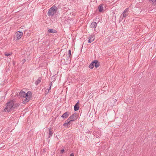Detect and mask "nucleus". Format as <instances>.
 Returning a JSON list of instances; mask_svg holds the SVG:
<instances>
[{
	"label": "nucleus",
	"mask_w": 156,
	"mask_h": 156,
	"mask_svg": "<svg viewBox=\"0 0 156 156\" xmlns=\"http://www.w3.org/2000/svg\"><path fill=\"white\" fill-rule=\"evenodd\" d=\"M19 96L23 98H25L23 101V104H25L28 102L32 97V93L30 91H28L27 93L26 94L24 91L21 90L19 93Z\"/></svg>",
	"instance_id": "nucleus-1"
},
{
	"label": "nucleus",
	"mask_w": 156,
	"mask_h": 156,
	"mask_svg": "<svg viewBox=\"0 0 156 156\" xmlns=\"http://www.w3.org/2000/svg\"><path fill=\"white\" fill-rule=\"evenodd\" d=\"M13 101L14 100H11L6 103L4 109L5 112H9L14 109L13 106Z\"/></svg>",
	"instance_id": "nucleus-2"
},
{
	"label": "nucleus",
	"mask_w": 156,
	"mask_h": 156,
	"mask_svg": "<svg viewBox=\"0 0 156 156\" xmlns=\"http://www.w3.org/2000/svg\"><path fill=\"white\" fill-rule=\"evenodd\" d=\"M56 9H57V7L53 5L48 10L47 13L48 15L49 16H52L55 14L57 11Z\"/></svg>",
	"instance_id": "nucleus-3"
},
{
	"label": "nucleus",
	"mask_w": 156,
	"mask_h": 156,
	"mask_svg": "<svg viewBox=\"0 0 156 156\" xmlns=\"http://www.w3.org/2000/svg\"><path fill=\"white\" fill-rule=\"evenodd\" d=\"M129 9L128 8H126L123 12L122 13L121 15V17L122 16V17L126 18L128 16L129 13ZM121 19V18H120Z\"/></svg>",
	"instance_id": "nucleus-4"
},
{
	"label": "nucleus",
	"mask_w": 156,
	"mask_h": 156,
	"mask_svg": "<svg viewBox=\"0 0 156 156\" xmlns=\"http://www.w3.org/2000/svg\"><path fill=\"white\" fill-rule=\"evenodd\" d=\"M23 35L22 32L18 31L15 33L16 37L17 40L20 39Z\"/></svg>",
	"instance_id": "nucleus-5"
},
{
	"label": "nucleus",
	"mask_w": 156,
	"mask_h": 156,
	"mask_svg": "<svg viewBox=\"0 0 156 156\" xmlns=\"http://www.w3.org/2000/svg\"><path fill=\"white\" fill-rule=\"evenodd\" d=\"M95 37L94 35H91L89 36L88 38V43H90L94 40Z\"/></svg>",
	"instance_id": "nucleus-6"
},
{
	"label": "nucleus",
	"mask_w": 156,
	"mask_h": 156,
	"mask_svg": "<svg viewBox=\"0 0 156 156\" xmlns=\"http://www.w3.org/2000/svg\"><path fill=\"white\" fill-rule=\"evenodd\" d=\"M70 114V112H66L62 115L61 117L63 119H66L69 116Z\"/></svg>",
	"instance_id": "nucleus-7"
},
{
	"label": "nucleus",
	"mask_w": 156,
	"mask_h": 156,
	"mask_svg": "<svg viewBox=\"0 0 156 156\" xmlns=\"http://www.w3.org/2000/svg\"><path fill=\"white\" fill-rule=\"evenodd\" d=\"M93 62H94V66L96 68H97L99 66L100 64V62L97 60H94L93 61Z\"/></svg>",
	"instance_id": "nucleus-8"
},
{
	"label": "nucleus",
	"mask_w": 156,
	"mask_h": 156,
	"mask_svg": "<svg viewBox=\"0 0 156 156\" xmlns=\"http://www.w3.org/2000/svg\"><path fill=\"white\" fill-rule=\"evenodd\" d=\"M94 135L97 138L99 137V136H101V133L99 131H95L93 132Z\"/></svg>",
	"instance_id": "nucleus-9"
},
{
	"label": "nucleus",
	"mask_w": 156,
	"mask_h": 156,
	"mask_svg": "<svg viewBox=\"0 0 156 156\" xmlns=\"http://www.w3.org/2000/svg\"><path fill=\"white\" fill-rule=\"evenodd\" d=\"M14 100L13 106L14 109L15 108L19 106L20 104L18 102H16L15 100Z\"/></svg>",
	"instance_id": "nucleus-10"
},
{
	"label": "nucleus",
	"mask_w": 156,
	"mask_h": 156,
	"mask_svg": "<svg viewBox=\"0 0 156 156\" xmlns=\"http://www.w3.org/2000/svg\"><path fill=\"white\" fill-rule=\"evenodd\" d=\"M97 24L95 22H92L90 25V27L92 28L95 29V27L97 26Z\"/></svg>",
	"instance_id": "nucleus-11"
},
{
	"label": "nucleus",
	"mask_w": 156,
	"mask_h": 156,
	"mask_svg": "<svg viewBox=\"0 0 156 156\" xmlns=\"http://www.w3.org/2000/svg\"><path fill=\"white\" fill-rule=\"evenodd\" d=\"M69 118L72 121H75L76 119V115L74 114H73L71 115L70 116Z\"/></svg>",
	"instance_id": "nucleus-12"
},
{
	"label": "nucleus",
	"mask_w": 156,
	"mask_h": 156,
	"mask_svg": "<svg viewBox=\"0 0 156 156\" xmlns=\"http://www.w3.org/2000/svg\"><path fill=\"white\" fill-rule=\"evenodd\" d=\"M48 32L49 33H55L57 32V31L53 29H51L48 30Z\"/></svg>",
	"instance_id": "nucleus-13"
},
{
	"label": "nucleus",
	"mask_w": 156,
	"mask_h": 156,
	"mask_svg": "<svg viewBox=\"0 0 156 156\" xmlns=\"http://www.w3.org/2000/svg\"><path fill=\"white\" fill-rule=\"evenodd\" d=\"M98 9L99 12H101L103 10V5L101 4L98 6Z\"/></svg>",
	"instance_id": "nucleus-14"
},
{
	"label": "nucleus",
	"mask_w": 156,
	"mask_h": 156,
	"mask_svg": "<svg viewBox=\"0 0 156 156\" xmlns=\"http://www.w3.org/2000/svg\"><path fill=\"white\" fill-rule=\"evenodd\" d=\"M41 78L39 77L38 79L35 81V84L36 85H37L41 81Z\"/></svg>",
	"instance_id": "nucleus-15"
},
{
	"label": "nucleus",
	"mask_w": 156,
	"mask_h": 156,
	"mask_svg": "<svg viewBox=\"0 0 156 156\" xmlns=\"http://www.w3.org/2000/svg\"><path fill=\"white\" fill-rule=\"evenodd\" d=\"M53 133V132L52 131V130L51 129H49V136H48V138H49L51 136H52V134Z\"/></svg>",
	"instance_id": "nucleus-16"
},
{
	"label": "nucleus",
	"mask_w": 156,
	"mask_h": 156,
	"mask_svg": "<svg viewBox=\"0 0 156 156\" xmlns=\"http://www.w3.org/2000/svg\"><path fill=\"white\" fill-rule=\"evenodd\" d=\"M79 106L78 105H74V109L75 111H77L79 110Z\"/></svg>",
	"instance_id": "nucleus-17"
},
{
	"label": "nucleus",
	"mask_w": 156,
	"mask_h": 156,
	"mask_svg": "<svg viewBox=\"0 0 156 156\" xmlns=\"http://www.w3.org/2000/svg\"><path fill=\"white\" fill-rule=\"evenodd\" d=\"M69 57L70 56H67L66 58V60H67V61H66L65 63L66 64L69 63L70 62V60L69 59Z\"/></svg>",
	"instance_id": "nucleus-18"
},
{
	"label": "nucleus",
	"mask_w": 156,
	"mask_h": 156,
	"mask_svg": "<svg viewBox=\"0 0 156 156\" xmlns=\"http://www.w3.org/2000/svg\"><path fill=\"white\" fill-rule=\"evenodd\" d=\"M94 62H93V61L90 64L89 66V68L91 69H92L94 68Z\"/></svg>",
	"instance_id": "nucleus-19"
},
{
	"label": "nucleus",
	"mask_w": 156,
	"mask_h": 156,
	"mask_svg": "<svg viewBox=\"0 0 156 156\" xmlns=\"http://www.w3.org/2000/svg\"><path fill=\"white\" fill-rule=\"evenodd\" d=\"M70 124V122H67L66 121L63 124V126H68Z\"/></svg>",
	"instance_id": "nucleus-20"
},
{
	"label": "nucleus",
	"mask_w": 156,
	"mask_h": 156,
	"mask_svg": "<svg viewBox=\"0 0 156 156\" xmlns=\"http://www.w3.org/2000/svg\"><path fill=\"white\" fill-rule=\"evenodd\" d=\"M151 2L153 5H156V0H151Z\"/></svg>",
	"instance_id": "nucleus-21"
},
{
	"label": "nucleus",
	"mask_w": 156,
	"mask_h": 156,
	"mask_svg": "<svg viewBox=\"0 0 156 156\" xmlns=\"http://www.w3.org/2000/svg\"><path fill=\"white\" fill-rule=\"evenodd\" d=\"M66 121L67 122H69L70 123V122L72 121L70 119V118L69 117Z\"/></svg>",
	"instance_id": "nucleus-22"
},
{
	"label": "nucleus",
	"mask_w": 156,
	"mask_h": 156,
	"mask_svg": "<svg viewBox=\"0 0 156 156\" xmlns=\"http://www.w3.org/2000/svg\"><path fill=\"white\" fill-rule=\"evenodd\" d=\"M68 52L69 56H70V55H71V50H69L68 51Z\"/></svg>",
	"instance_id": "nucleus-23"
},
{
	"label": "nucleus",
	"mask_w": 156,
	"mask_h": 156,
	"mask_svg": "<svg viewBox=\"0 0 156 156\" xmlns=\"http://www.w3.org/2000/svg\"><path fill=\"white\" fill-rule=\"evenodd\" d=\"M51 83H50V87H49V88L48 89V91H49V90L51 89Z\"/></svg>",
	"instance_id": "nucleus-24"
},
{
	"label": "nucleus",
	"mask_w": 156,
	"mask_h": 156,
	"mask_svg": "<svg viewBox=\"0 0 156 156\" xmlns=\"http://www.w3.org/2000/svg\"><path fill=\"white\" fill-rule=\"evenodd\" d=\"M10 55V54H9V53H6V54H5V56H8Z\"/></svg>",
	"instance_id": "nucleus-25"
},
{
	"label": "nucleus",
	"mask_w": 156,
	"mask_h": 156,
	"mask_svg": "<svg viewBox=\"0 0 156 156\" xmlns=\"http://www.w3.org/2000/svg\"><path fill=\"white\" fill-rule=\"evenodd\" d=\"M64 152V149L62 150L61 151V153L62 154Z\"/></svg>",
	"instance_id": "nucleus-26"
},
{
	"label": "nucleus",
	"mask_w": 156,
	"mask_h": 156,
	"mask_svg": "<svg viewBox=\"0 0 156 156\" xmlns=\"http://www.w3.org/2000/svg\"><path fill=\"white\" fill-rule=\"evenodd\" d=\"M74 156V154H73V153H71L70 155V156Z\"/></svg>",
	"instance_id": "nucleus-27"
},
{
	"label": "nucleus",
	"mask_w": 156,
	"mask_h": 156,
	"mask_svg": "<svg viewBox=\"0 0 156 156\" xmlns=\"http://www.w3.org/2000/svg\"><path fill=\"white\" fill-rule=\"evenodd\" d=\"M48 92H49V91H48V90H45V92H47V93H48Z\"/></svg>",
	"instance_id": "nucleus-28"
},
{
	"label": "nucleus",
	"mask_w": 156,
	"mask_h": 156,
	"mask_svg": "<svg viewBox=\"0 0 156 156\" xmlns=\"http://www.w3.org/2000/svg\"><path fill=\"white\" fill-rule=\"evenodd\" d=\"M79 101L76 104V105H78V104H79Z\"/></svg>",
	"instance_id": "nucleus-29"
},
{
	"label": "nucleus",
	"mask_w": 156,
	"mask_h": 156,
	"mask_svg": "<svg viewBox=\"0 0 156 156\" xmlns=\"http://www.w3.org/2000/svg\"><path fill=\"white\" fill-rule=\"evenodd\" d=\"M24 60L25 61V59H24Z\"/></svg>",
	"instance_id": "nucleus-30"
}]
</instances>
